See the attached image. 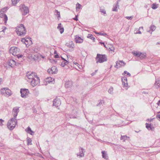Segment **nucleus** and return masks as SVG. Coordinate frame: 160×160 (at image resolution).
I'll return each instance as SVG.
<instances>
[{
	"label": "nucleus",
	"instance_id": "1",
	"mask_svg": "<svg viewBox=\"0 0 160 160\" xmlns=\"http://www.w3.org/2000/svg\"><path fill=\"white\" fill-rule=\"evenodd\" d=\"M27 76L29 79L28 82H31V85L33 87L35 86L39 83L40 80L36 73L34 72L28 73Z\"/></svg>",
	"mask_w": 160,
	"mask_h": 160
},
{
	"label": "nucleus",
	"instance_id": "2",
	"mask_svg": "<svg viewBox=\"0 0 160 160\" xmlns=\"http://www.w3.org/2000/svg\"><path fill=\"white\" fill-rule=\"evenodd\" d=\"M17 34L20 36H24L26 33V31L25 27L22 24H19L16 30Z\"/></svg>",
	"mask_w": 160,
	"mask_h": 160
},
{
	"label": "nucleus",
	"instance_id": "3",
	"mask_svg": "<svg viewBox=\"0 0 160 160\" xmlns=\"http://www.w3.org/2000/svg\"><path fill=\"white\" fill-rule=\"evenodd\" d=\"M96 63H102L107 60V56L105 54L98 53L96 58Z\"/></svg>",
	"mask_w": 160,
	"mask_h": 160
},
{
	"label": "nucleus",
	"instance_id": "4",
	"mask_svg": "<svg viewBox=\"0 0 160 160\" xmlns=\"http://www.w3.org/2000/svg\"><path fill=\"white\" fill-rule=\"evenodd\" d=\"M11 119L9 120L7 123V127L10 130H13L17 124V121L16 119L12 120L10 123L9 122Z\"/></svg>",
	"mask_w": 160,
	"mask_h": 160
},
{
	"label": "nucleus",
	"instance_id": "5",
	"mask_svg": "<svg viewBox=\"0 0 160 160\" xmlns=\"http://www.w3.org/2000/svg\"><path fill=\"white\" fill-rule=\"evenodd\" d=\"M20 10L23 15H25L29 12L28 7L25 6L24 4H22L20 6Z\"/></svg>",
	"mask_w": 160,
	"mask_h": 160
},
{
	"label": "nucleus",
	"instance_id": "6",
	"mask_svg": "<svg viewBox=\"0 0 160 160\" xmlns=\"http://www.w3.org/2000/svg\"><path fill=\"white\" fill-rule=\"evenodd\" d=\"M19 107H16L13 108L12 109V113L13 115V117L11 119V120L9 122L10 123L13 120L16 119L17 116L19 111Z\"/></svg>",
	"mask_w": 160,
	"mask_h": 160
},
{
	"label": "nucleus",
	"instance_id": "7",
	"mask_svg": "<svg viewBox=\"0 0 160 160\" xmlns=\"http://www.w3.org/2000/svg\"><path fill=\"white\" fill-rule=\"evenodd\" d=\"M7 10V8H4L2 9L0 11V17L3 18V20L4 21V23L6 24L8 20V17L6 14L4 13L5 11Z\"/></svg>",
	"mask_w": 160,
	"mask_h": 160
},
{
	"label": "nucleus",
	"instance_id": "8",
	"mask_svg": "<svg viewBox=\"0 0 160 160\" xmlns=\"http://www.w3.org/2000/svg\"><path fill=\"white\" fill-rule=\"evenodd\" d=\"M19 50L17 47H12L9 50V52L11 53L14 56L17 55L18 53L19 52Z\"/></svg>",
	"mask_w": 160,
	"mask_h": 160
},
{
	"label": "nucleus",
	"instance_id": "9",
	"mask_svg": "<svg viewBox=\"0 0 160 160\" xmlns=\"http://www.w3.org/2000/svg\"><path fill=\"white\" fill-rule=\"evenodd\" d=\"M21 93V96L23 98H26V96H27L29 93V91L28 89H21L20 91Z\"/></svg>",
	"mask_w": 160,
	"mask_h": 160
},
{
	"label": "nucleus",
	"instance_id": "10",
	"mask_svg": "<svg viewBox=\"0 0 160 160\" xmlns=\"http://www.w3.org/2000/svg\"><path fill=\"white\" fill-rule=\"evenodd\" d=\"M61 104V102L59 99L56 98L53 100V105L55 106L56 107L59 106Z\"/></svg>",
	"mask_w": 160,
	"mask_h": 160
},
{
	"label": "nucleus",
	"instance_id": "11",
	"mask_svg": "<svg viewBox=\"0 0 160 160\" xmlns=\"http://www.w3.org/2000/svg\"><path fill=\"white\" fill-rule=\"evenodd\" d=\"M8 63L9 66H11V67H13L15 65H16V62L15 61L11 59L8 60Z\"/></svg>",
	"mask_w": 160,
	"mask_h": 160
},
{
	"label": "nucleus",
	"instance_id": "12",
	"mask_svg": "<svg viewBox=\"0 0 160 160\" xmlns=\"http://www.w3.org/2000/svg\"><path fill=\"white\" fill-rule=\"evenodd\" d=\"M75 40L76 43H81L83 41V39L79 37L78 35H76V36Z\"/></svg>",
	"mask_w": 160,
	"mask_h": 160
},
{
	"label": "nucleus",
	"instance_id": "13",
	"mask_svg": "<svg viewBox=\"0 0 160 160\" xmlns=\"http://www.w3.org/2000/svg\"><path fill=\"white\" fill-rule=\"evenodd\" d=\"M12 94L11 91L8 88H7L6 91L5 96L7 97H8Z\"/></svg>",
	"mask_w": 160,
	"mask_h": 160
},
{
	"label": "nucleus",
	"instance_id": "14",
	"mask_svg": "<svg viewBox=\"0 0 160 160\" xmlns=\"http://www.w3.org/2000/svg\"><path fill=\"white\" fill-rule=\"evenodd\" d=\"M61 23L59 24H58V29L59 30L60 33L61 34L62 33L64 32V28L63 27L61 26Z\"/></svg>",
	"mask_w": 160,
	"mask_h": 160
},
{
	"label": "nucleus",
	"instance_id": "15",
	"mask_svg": "<svg viewBox=\"0 0 160 160\" xmlns=\"http://www.w3.org/2000/svg\"><path fill=\"white\" fill-rule=\"evenodd\" d=\"M72 86V82L70 81H68L66 82L65 84V87L68 88L71 87Z\"/></svg>",
	"mask_w": 160,
	"mask_h": 160
},
{
	"label": "nucleus",
	"instance_id": "16",
	"mask_svg": "<svg viewBox=\"0 0 160 160\" xmlns=\"http://www.w3.org/2000/svg\"><path fill=\"white\" fill-rule=\"evenodd\" d=\"M25 131L28 133L30 134L31 135H33L34 132L32 130L31 128L29 127H28L27 128L25 129Z\"/></svg>",
	"mask_w": 160,
	"mask_h": 160
},
{
	"label": "nucleus",
	"instance_id": "17",
	"mask_svg": "<svg viewBox=\"0 0 160 160\" xmlns=\"http://www.w3.org/2000/svg\"><path fill=\"white\" fill-rule=\"evenodd\" d=\"M66 45L69 48H73L74 47V45L72 42H70L68 43H66Z\"/></svg>",
	"mask_w": 160,
	"mask_h": 160
},
{
	"label": "nucleus",
	"instance_id": "18",
	"mask_svg": "<svg viewBox=\"0 0 160 160\" xmlns=\"http://www.w3.org/2000/svg\"><path fill=\"white\" fill-rule=\"evenodd\" d=\"M51 68L52 74H55L58 72V69L55 66H53Z\"/></svg>",
	"mask_w": 160,
	"mask_h": 160
},
{
	"label": "nucleus",
	"instance_id": "19",
	"mask_svg": "<svg viewBox=\"0 0 160 160\" xmlns=\"http://www.w3.org/2000/svg\"><path fill=\"white\" fill-rule=\"evenodd\" d=\"M118 2H117L116 4H114L112 8V11L117 12L118 11Z\"/></svg>",
	"mask_w": 160,
	"mask_h": 160
},
{
	"label": "nucleus",
	"instance_id": "20",
	"mask_svg": "<svg viewBox=\"0 0 160 160\" xmlns=\"http://www.w3.org/2000/svg\"><path fill=\"white\" fill-rule=\"evenodd\" d=\"M102 156L103 158H104L106 159H108V156L106 152L105 151H102Z\"/></svg>",
	"mask_w": 160,
	"mask_h": 160
},
{
	"label": "nucleus",
	"instance_id": "21",
	"mask_svg": "<svg viewBox=\"0 0 160 160\" xmlns=\"http://www.w3.org/2000/svg\"><path fill=\"white\" fill-rule=\"evenodd\" d=\"M146 56V53H140L139 55L138 56V57L141 59H142L145 58Z\"/></svg>",
	"mask_w": 160,
	"mask_h": 160
},
{
	"label": "nucleus",
	"instance_id": "22",
	"mask_svg": "<svg viewBox=\"0 0 160 160\" xmlns=\"http://www.w3.org/2000/svg\"><path fill=\"white\" fill-rule=\"evenodd\" d=\"M83 149L82 148H80V152L79 153L77 154V156H79L80 157H82L83 156L84 154H83Z\"/></svg>",
	"mask_w": 160,
	"mask_h": 160
},
{
	"label": "nucleus",
	"instance_id": "23",
	"mask_svg": "<svg viewBox=\"0 0 160 160\" xmlns=\"http://www.w3.org/2000/svg\"><path fill=\"white\" fill-rule=\"evenodd\" d=\"M129 138V137H127L126 135H121L120 138V140H122L123 142H125V140L128 139Z\"/></svg>",
	"mask_w": 160,
	"mask_h": 160
},
{
	"label": "nucleus",
	"instance_id": "24",
	"mask_svg": "<svg viewBox=\"0 0 160 160\" xmlns=\"http://www.w3.org/2000/svg\"><path fill=\"white\" fill-rule=\"evenodd\" d=\"M146 127L148 130H152L153 127H152L151 124H149L148 123H146Z\"/></svg>",
	"mask_w": 160,
	"mask_h": 160
},
{
	"label": "nucleus",
	"instance_id": "25",
	"mask_svg": "<svg viewBox=\"0 0 160 160\" xmlns=\"http://www.w3.org/2000/svg\"><path fill=\"white\" fill-rule=\"evenodd\" d=\"M159 80H156L155 83H154V86L156 88H158L159 87L160 84H159Z\"/></svg>",
	"mask_w": 160,
	"mask_h": 160
},
{
	"label": "nucleus",
	"instance_id": "26",
	"mask_svg": "<svg viewBox=\"0 0 160 160\" xmlns=\"http://www.w3.org/2000/svg\"><path fill=\"white\" fill-rule=\"evenodd\" d=\"M118 64L120 65V66H124L126 65V63L123 61H118Z\"/></svg>",
	"mask_w": 160,
	"mask_h": 160
},
{
	"label": "nucleus",
	"instance_id": "27",
	"mask_svg": "<svg viewBox=\"0 0 160 160\" xmlns=\"http://www.w3.org/2000/svg\"><path fill=\"white\" fill-rule=\"evenodd\" d=\"M7 88H4L1 89V93L5 96Z\"/></svg>",
	"mask_w": 160,
	"mask_h": 160
},
{
	"label": "nucleus",
	"instance_id": "28",
	"mask_svg": "<svg viewBox=\"0 0 160 160\" xmlns=\"http://www.w3.org/2000/svg\"><path fill=\"white\" fill-rule=\"evenodd\" d=\"M81 5L80 4L78 3H77L76 4V10L77 11H78L81 8Z\"/></svg>",
	"mask_w": 160,
	"mask_h": 160
},
{
	"label": "nucleus",
	"instance_id": "29",
	"mask_svg": "<svg viewBox=\"0 0 160 160\" xmlns=\"http://www.w3.org/2000/svg\"><path fill=\"white\" fill-rule=\"evenodd\" d=\"M54 79L52 78L51 77H49L47 78L46 79V82H48V83H50L52 82V80H53Z\"/></svg>",
	"mask_w": 160,
	"mask_h": 160
},
{
	"label": "nucleus",
	"instance_id": "30",
	"mask_svg": "<svg viewBox=\"0 0 160 160\" xmlns=\"http://www.w3.org/2000/svg\"><path fill=\"white\" fill-rule=\"evenodd\" d=\"M28 39H29L28 38L25 39V38H23L22 39L21 41L24 42L26 45H27V44H28V43H27L25 42H28Z\"/></svg>",
	"mask_w": 160,
	"mask_h": 160
},
{
	"label": "nucleus",
	"instance_id": "31",
	"mask_svg": "<svg viewBox=\"0 0 160 160\" xmlns=\"http://www.w3.org/2000/svg\"><path fill=\"white\" fill-rule=\"evenodd\" d=\"M95 32L97 34H98L103 36H105L107 35V34L105 32Z\"/></svg>",
	"mask_w": 160,
	"mask_h": 160
},
{
	"label": "nucleus",
	"instance_id": "32",
	"mask_svg": "<svg viewBox=\"0 0 160 160\" xmlns=\"http://www.w3.org/2000/svg\"><path fill=\"white\" fill-rule=\"evenodd\" d=\"M12 3L13 5H16L18 2L20 0H11Z\"/></svg>",
	"mask_w": 160,
	"mask_h": 160
},
{
	"label": "nucleus",
	"instance_id": "33",
	"mask_svg": "<svg viewBox=\"0 0 160 160\" xmlns=\"http://www.w3.org/2000/svg\"><path fill=\"white\" fill-rule=\"evenodd\" d=\"M27 142L28 145H29V144H32L31 143L32 142V140L30 138H28L27 139Z\"/></svg>",
	"mask_w": 160,
	"mask_h": 160
},
{
	"label": "nucleus",
	"instance_id": "34",
	"mask_svg": "<svg viewBox=\"0 0 160 160\" xmlns=\"http://www.w3.org/2000/svg\"><path fill=\"white\" fill-rule=\"evenodd\" d=\"M113 87H111L108 90V92L109 93L112 94L113 93Z\"/></svg>",
	"mask_w": 160,
	"mask_h": 160
},
{
	"label": "nucleus",
	"instance_id": "35",
	"mask_svg": "<svg viewBox=\"0 0 160 160\" xmlns=\"http://www.w3.org/2000/svg\"><path fill=\"white\" fill-rule=\"evenodd\" d=\"M158 8V6L157 5H156L155 3H153L152 5V8L153 9H157Z\"/></svg>",
	"mask_w": 160,
	"mask_h": 160
},
{
	"label": "nucleus",
	"instance_id": "36",
	"mask_svg": "<svg viewBox=\"0 0 160 160\" xmlns=\"http://www.w3.org/2000/svg\"><path fill=\"white\" fill-rule=\"evenodd\" d=\"M68 62L67 61L62 62L61 64V66L62 67H64L65 65H67L68 64Z\"/></svg>",
	"mask_w": 160,
	"mask_h": 160
},
{
	"label": "nucleus",
	"instance_id": "37",
	"mask_svg": "<svg viewBox=\"0 0 160 160\" xmlns=\"http://www.w3.org/2000/svg\"><path fill=\"white\" fill-rule=\"evenodd\" d=\"M55 13L56 15H58V18H59L60 17V12H58L57 10H55Z\"/></svg>",
	"mask_w": 160,
	"mask_h": 160
},
{
	"label": "nucleus",
	"instance_id": "38",
	"mask_svg": "<svg viewBox=\"0 0 160 160\" xmlns=\"http://www.w3.org/2000/svg\"><path fill=\"white\" fill-rule=\"evenodd\" d=\"M98 102V103L97 104V106H100L102 104V103L103 102V101L101 100H99Z\"/></svg>",
	"mask_w": 160,
	"mask_h": 160
},
{
	"label": "nucleus",
	"instance_id": "39",
	"mask_svg": "<svg viewBox=\"0 0 160 160\" xmlns=\"http://www.w3.org/2000/svg\"><path fill=\"white\" fill-rule=\"evenodd\" d=\"M140 53L139 52H133V54L134 56H137L138 57V56L139 55Z\"/></svg>",
	"mask_w": 160,
	"mask_h": 160
},
{
	"label": "nucleus",
	"instance_id": "40",
	"mask_svg": "<svg viewBox=\"0 0 160 160\" xmlns=\"http://www.w3.org/2000/svg\"><path fill=\"white\" fill-rule=\"evenodd\" d=\"M100 12H102V13H103L104 14V15L105 16V14H106V11L104 9H102L101 8H100Z\"/></svg>",
	"mask_w": 160,
	"mask_h": 160
},
{
	"label": "nucleus",
	"instance_id": "41",
	"mask_svg": "<svg viewBox=\"0 0 160 160\" xmlns=\"http://www.w3.org/2000/svg\"><path fill=\"white\" fill-rule=\"evenodd\" d=\"M125 74H127V75L129 77L131 76V74L130 73L127 72L126 71H124V72L122 73L123 75H124Z\"/></svg>",
	"mask_w": 160,
	"mask_h": 160
},
{
	"label": "nucleus",
	"instance_id": "42",
	"mask_svg": "<svg viewBox=\"0 0 160 160\" xmlns=\"http://www.w3.org/2000/svg\"><path fill=\"white\" fill-rule=\"evenodd\" d=\"M122 79V82H126V81H127V78L126 77H122L121 78Z\"/></svg>",
	"mask_w": 160,
	"mask_h": 160
},
{
	"label": "nucleus",
	"instance_id": "43",
	"mask_svg": "<svg viewBox=\"0 0 160 160\" xmlns=\"http://www.w3.org/2000/svg\"><path fill=\"white\" fill-rule=\"evenodd\" d=\"M122 85L125 87H127L128 86V84L127 81L122 82Z\"/></svg>",
	"mask_w": 160,
	"mask_h": 160
},
{
	"label": "nucleus",
	"instance_id": "44",
	"mask_svg": "<svg viewBox=\"0 0 160 160\" xmlns=\"http://www.w3.org/2000/svg\"><path fill=\"white\" fill-rule=\"evenodd\" d=\"M156 29L154 25L151 26L150 27V30L152 31H154Z\"/></svg>",
	"mask_w": 160,
	"mask_h": 160
},
{
	"label": "nucleus",
	"instance_id": "45",
	"mask_svg": "<svg viewBox=\"0 0 160 160\" xmlns=\"http://www.w3.org/2000/svg\"><path fill=\"white\" fill-rule=\"evenodd\" d=\"M49 60L52 63H53V62L56 63V61H57L55 60L52 59H49Z\"/></svg>",
	"mask_w": 160,
	"mask_h": 160
},
{
	"label": "nucleus",
	"instance_id": "46",
	"mask_svg": "<svg viewBox=\"0 0 160 160\" xmlns=\"http://www.w3.org/2000/svg\"><path fill=\"white\" fill-rule=\"evenodd\" d=\"M126 18L129 20H131L133 18V16H127Z\"/></svg>",
	"mask_w": 160,
	"mask_h": 160
},
{
	"label": "nucleus",
	"instance_id": "47",
	"mask_svg": "<svg viewBox=\"0 0 160 160\" xmlns=\"http://www.w3.org/2000/svg\"><path fill=\"white\" fill-rule=\"evenodd\" d=\"M91 39L92 40L93 42H95V38L92 35V34H91Z\"/></svg>",
	"mask_w": 160,
	"mask_h": 160
},
{
	"label": "nucleus",
	"instance_id": "48",
	"mask_svg": "<svg viewBox=\"0 0 160 160\" xmlns=\"http://www.w3.org/2000/svg\"><path fill=\"white\" fill-rule=\"evenodd\" d=\"M139 30L140 29H139L138 30H137V31L136 32H134V33L136 34H141V32L139 31Z\"/></svg>",
	"mask_w": 160,
	"mask_h": 160
},
{
	"label": "nucleus",
	"instance_id": "49",
	"mask_svg": "<svg viewBox=\"0 0 160 160\" xmlns=\"http://www.w3.org/2000/svg\"><path fill=\"white\" fill-rule=\"evenodd\" d=\"M156 118L158 119H159V121H160V114H157L156 115Z\"/></svg>",
	"mask_w": 160,
	"mask_h": 160
},
{
	"label": "nucleus",
	"instance_id": "50",
	"mask_svg": "<svg viewBox=\"0 0 160 160\" xmlns=\"http://www.w3.org/2000/svg\"><path fill=\"white\" fill-rule=\"evenodd\" d=\"M4 122V120L2 119H0V126L2 125V123Z\"/></svg>",
	"mask_w": 160,
	"mask_h": 160
},
{
	"label": "nucleus",
	"instance_id": "51",
	"mask_svg": "<svg viewBox=\"0 0 160 160\" xmlns=\"http://www.w3.org/2000/svg\"><path fill=\"white\" fill-rule=\"evenodd\" d=\"M17 56L18 58H21L23 56L22 55H20L19 54H17Z\"/></svg>",
	"mask_w": 160,
	"mask_h": 160
},
{
	"label": "nucleus",
	"instance_id": "52",
	"mask_svg": "<svg viewBox=\"0 0 160 160\" xmlns=\"http://www.w3.org/2000/svg\"><path fill=\"white\" fill-rule=\"evenodd\" d=\"M118 61H116V65L115 66V67L116 68H118Z\"/></svg>",
	"mask_w": 160,
	"mask_h": 160
},
{
	"label": "nucleus",
	"instance_id": "53",
	"mask_svg": "<svg viewBox=\"0 0 160 160\" xmlns=\"http://www.w3.org/2000/svg\"><path fill=\"white\" fill-rule=\"evenodd\" d=\"M48 72L50 74H52L51 68L49 69L48 70Z\"/></svg>",
	"mask_w": 160,
	"mask_h": 160
},
{
	"label": "nucleus",
	"instance_id": "54",
	"mask_svg": "<svg viewBox=\"0 0 160 160\" xmlns=\"http://www.w3.org/2000/svg\"><path fill=\"white\" fill-rule=\"evenodd\" d=\"M97 71H98V70H95V72H93V73H92V74H91V75L92 76H94V75H95V74L97 72Z\"/></svg>",
	"mask_w": 160,
	"mask_h": 160
},
{
	"label": "nucleus",
	"instance_id": "55",
	"mask_svg": "<svg viewBox=\"0 0 160 160\" xmlns=\"http://www.w3.org/2000/svg\"><path fill=\"white\" fill-rule=\"evenodd\" d=\"M109 49H110V50L111 51H114V48L112 47L111 48H109Z\"/></svg>",
	"mask_w": 160,
	"mask_h": 160
},
{
	"label": "nucleus",
	"instance_id": "56",
	"mask_svg": "<svg viewBox=\"0 0 160 160\" xmlns=\"http://www.w3.org/2000/svg\"><path fill=\"white\" fill-rule=\"evenodd\" d=\"M148 92L143 91L142 92V94H148Z\"/></svg>",
	"mask_w": 160,
	"mask_h": 160
},
{
	"label": "nucleus",
	"instance_id": "57",
	"mask_svg": "<svg viewBox=\"0 0 160 160\" xmlns=\"http://www.w3.org/2000/svg\"><path fill=\"white\" fill-rule=\"evenodd\" d=\"M77 66H78V68H79V69H81V68H82V66L80 65L79 64V65H78Z\"/></svg>",
	"mask_w": 160,
	"mask_h": 160
},
{
	"label": "nucleus",
	"instance_id": "58",
	"mask_svg": "<svg viewBox=\"0 0 160 160\" xmlns=\"http://www.w3.org/2000/svg\"><path fill=\"white\" fill-rule=\"evenodd\" d=\"M73 19L76 21H77L78 20L77 16H76Z\"/></svg>",
	"mask_w": 160,
	"mask_h": 160
},
{
	"label": "nucleus",
	"instance_id": "59",
	"mask_svg": "<svg viewBox=\"0 0 160 160\" xmlns=\"http://www.w3.org/2000/svg\"><path fill=\"white\" fill-rule=\"evenodd\" d=\"M59 55L58 54H57V55H55V58H59Z\"/></svg>",
	"mask_w": 160,
	"mask_h": 160
},
{
	"label": "nucleus",
	"instance_id": "60",
	"mask_svg": "<svg viewBox=\"0 0 160 160\" xmlns=\"http://www.w3.org/2000/svg\"><path fill=\"white\" fill-rule=\"evenodd\" d=\"M157 104L158 106L160 105V100L158 102Z\"/></svg>",
	"mask_w": 160,
	"mask_h": 160
},
{
	"label": "nucleus",
	"instance_id": "61",
	"mask_svg": "<svg viewBox=\"0 0 160 160\" xmlns=\"http://www.w3.org/2000/svg\"><path fill=\"white\" fill-rule=\"evenodd\" d=\"M73 63L75 65H79V64L77 62H73Z\"/></svg>",
	"mask_w": 160,
	"mask_h": 160
},
{
	"label": "nucleus",
	"instance_id": "62",
	"mask_svg": "<svg viewBox=\"0 0 160 160\" xmlns=\"http://www.w3.org/2000/svg\"><path fill=\"white\" fill-rule=\"evenodd\" d=\"M87 29V28H86V29H85L84 31H87L88 32H89V30H88V29Z\"/></svg>",
	"mask_w": 160,
	"mask_h": 160
},
{
	"label": "nucleus",
	"instance_id": "63",
	"mask_svg": "<svg viewBox=\"0 0 160 160\" xmlns=\"http://www.w3.org/2000/svg\"><path fill=\"white\" fill-rule=\"evenodd\" d=\"M156 45H160V42H158L156 43Z\"/></svg>",
	"mask_w": 160,
	"mask_h": 160
},
{
	"label": "nucleus",
	"instance_id": "64",
	"mask_svg": "<svg viewBox=\"0 0 160 160\" xmlns=\"http://www.w3.org/2000/svg\"><path fill=\"white\" fill-rule=\"evenodd\" d=\"M90 34H88V36H87V37L88 38H90Z\"/></svg>",
	"mask_w": 160,
	"mask_h": 160
}]
</instances>
